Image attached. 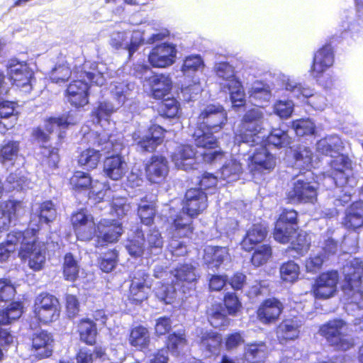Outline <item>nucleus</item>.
Masks as SVG:
<instances>
[{"label": "nucleus", "instance_id": "f257e3e1", "mask_svg": "<svg viewBox=\"0 0 363 363\" xmlns=\"http://www.w3.org/2000/svg\"><path fill=\"white\" fill-rule=\"evenodd\" d=\"M298 230V214L294 209L284 208L277 219L273 228V238L279 243L290 242L294 235L295 239L291 242L284 252L287 258L299 259L310 250L311 238L305 232L297 233Z\"/></svg>", "mask_w": 363, "mask_h": 363}, {"label": "nucleus", "instance_id": "f03ea898", "mask_svg": "<svg viewBox=\"0 0 363 363\" xmlns=\"http://www.w3.org/2000/svg\"><path fill=\"white\" fill-rule=\"evenodd\" d=\"M35 232L34 229L12 230L7 234V243L20 245L18 254L21 259L28 260L30 269L40 271L45 262V243L39 240Z\"/></svg>", "mask_w": 363, "mask_h": 363}, {"label": "nucleus", "instance_id": "7ed1b4c3", "mask_svg": "<svg viewBox=\"0 0 363 363\" xmlns=\"http://www.w3.org/2000/svg\"><path fill=\"white\" fill-rule=\"evenodd\" d=\"M61 313L59 298L48 291L40 292L33 300L30 325L32 327V323L37 327L50 325L60 320Z\"/></svg>", "mask_w": 363, "mask_h": 363}, {"label": "nucleus", "instance_id": "20e7f679", "mask_svg": "<svg viewBox=\"0 0 363 363\" xmlns=\"http://www.w3.org/2000/svg\"><path fill=\"white\" fill-rule=\"evenodd\" d=\"M263 113L257 108H251L243 115L240 123L234 133V139L238 143H247L250 146L258 145L263 130Z\"/></svg>", "mask_w": 363, "mask_h": 363}, {"label": "nucleus", "instance_id": "39448f33", "mask_svg": "<svg viewBox=\"0 0 363 363\" xmlns=\"http://www.w3.org/2000/svg\"><path fill=\"white\" fill-rule=\"evenodd\" d=\"M347 326L346 321L336 318L321 325L318 332L330 346L336 350L345 352L354 347L355 345L354 339L345 333Z\"/></svg>", "mask_w": 363, "mask_h": 363}, {"label": "nucleus", "instance_id": "423d86ee", "mask_svg": "<svg viewBox=\"0 0 363 363\" xmlns=\"http://www.w3.org/2000/svg\"><path fill=\"white\" fill-rule=\"evenodd\" d=\"M81 78H86L89 82L82 79L72 80L64 91L66 101L74 109L79 110L89 103L90 89L96 74L91 72L82 70L79 74Z\"/></svg>", "mask_w": 363, "mask_h": 363}, {"label": "nucleus", "instance_id": "0eeeda50", "mask_svg": "<svg viewBox=\"0 0 363 363\" xmlns=\"http://www.w3.org/2000/svg\"><path fill=\"white\" fill-rule=\"evenodd\" d=\"M342 273V290L351 296H359V298H354V302L363 305V262L359 258L352 259L343 265Z\"/></svg>", "mask_w": 363, "mask_h": 363}, {"label": "nucleus", "instance_id": "6e6552de", "mask_svg": "<svg viewBox=\"0 0 363 363\" xmlns=\"http://www.w3.org/2000/svg\"><path fill=\"white\" fill-rule=\"evenodd\" d=\"M318 195V184L315 182L296 176L286 194L285 200L288 204H314Z\"/></svg>", "mask_w": 363, "mask_h": 363}, {"label": "nucleus", "instance_id": "1a4fd4ad", "mask_svg": "<svg viewBox=\"0 0 363 363\" xmlns=\"http://www.w3.org/2000/svg\"><path fill=\"white\" fill-rule=\"evenodd\" d=\"M69 112L57 116H50L45 119V130L40 126L35 127L32 131L33 140L41 144H45L50 140V134L55 130H59L58 138L60 142L65 138L67 130L72 124L69 121Z\"/></svg>", "mask_w": 363, "mask_h": 363}, {"label": "nucleus", "instance_id": "9d476101", "mask_svg": "<svg viewBox=\"0 0 363 363\" xmlns=\"http://www.w3.org/2000/svg\"><path fill=\"white\" fill-rule=\"evenodd\" d=\"M127 298L132 304L139 305L149 297L152 287L150 275L144 269L133 271L129 276Z\"/></svg>", "mask_w": 363, "mask_h": 363}, {"label": "nucleus", "instance_id": "9b49d317", "mask_svg": "<svg viewBox=\"0 0 363 363\" xmlns=\"http://www.w3.org/2000/svg\"><path fill=\"white\" fill-rule=\"evenodd\" d=\"M123 225L115 219L101 218L94 225L95 247H104L118 241Z\"/></svg>", "mask_w": 363, "mask_h": 363}, {"label": "nucleus", "instance_id": "f8f14e48", "mask_svg": "<svg viewBox=\"0 0 363 363\" xmlns=\"http://www.w3.org/2000/svg\"><path fill=\"white\" fill-rule=\"evenodd\" d=\"M338 282L339 273L337 270L323 272L314 279L311 293L315 299H329L337 294Z\"/></svg>", "mask_w": 363, "mask_h": 363}, {"label": "nucleus", "instance_id": "ddd939ff", "mask_svg": "<svg viewBox=\"0 0 363 363\" xmlns=\"http://www.w3.org/2000/svg\"><path fill=\"white\" fill-rule=\"evenodd\" d=\"M228 121L227 112L220 104H208L197 116L196 126L220 132Z\"/></svg>", "mask_w": 363, "mask_h": 363}, {"label": "nucleus", "instance_id": "4468645a", "mask_svg": "<svg viewBox=\"0 0 363 363\" xmlns=\"http://www.w3.org/2000/svg\"><path fill=\"white\" fill-rule=\"evenodd\" d=\"M285 309L284 303L277 297L263 299L255 311L257 320L264 325L276 324Z\"/></svg>", "mask_w": 363, "mask_h": 363}, {"label": "nucleus", "instance_id": "2eb2a0df", "mask_svg": "<svg viewBox=\"0 0 363 363\" xmlns=\"http://www.w3.org/2000/svg\"><path fill=\"white\" fill-rule=\"evenodd\" d=\"M326 42L315 52L311 65L309 72L311 75L315 79L321 77L325 72L331 67L334 63V47L331 40Z\"/></svg>", "mask_w": 363, "mask_h": 363}, {"label": "nucleus", "instance_id": "dca6fc26", "mask_svg": "<svg viewBox=\"0 0 363 363\" xmlns=\"http://www.w3.org/2000/svg\"><path fill=\"white\" fill-rule=\"evenodd\" d=\"M70 223L77 240L89 242L94 238V218L87 214L84 208L73 212L70 216Z\"/></svg>", "mask_w": 363, "mask_h": 363}, {"label": "nucleus", "instance_id": "f3484780", "mask_svg": "<svg viewBox=\"0 0 363 363\" xmlns=\"http://www.w3.org/2000/svg\"><path fill=\"white\" fill-rule=\"evenodd\" d=\"M247 165L253 175L267 173L274 169L276 157L265 145H262L249 157Z\"/></svg>", "mask_w": 363, "mask_h": 363}, {"label": "nucleus", "instance_id": "a211bd4d", "mask_svg": "<svg viewBox=\"0 0 363 363\" xmlns=\"http://www.w3.org/2000/svg\"><path fill=\"white\" fill-rule=\"evenodd\" d=\"M57 217V208L51 200H47L39 204L38 209L30 218L28 226L23 230L34 229L35 235H38L42 229V224L50 226Z\"/></svg>", "mask_w": 363, "mask_h": 363}, {"label": "nucleus", "instance_id": "6ab92c4d", "mask_svg": "<svg viewBox=\"0 0 363 363\" xmlns=\"http://www.w3.org/2000/svg\"><path fill=\"white\" fill-rule=\"evenodd\" d=\"M241 299L235 291H228L223 294L221 303L211 313V318L225 320L228 316H237L242 311Z\"/></svg>", "mask_w": 363, "mask_h": 363}, {"label": "nucleus", "instance_id": "aec40b11", "mask_svg": "<svg viewBox=\"0 0 363 363\" xmlns=\"http://www.w3.org/2000/svg\"><path fill=\"white\" fill-rule=\"evenodd\" d=\"M208 207L206 193L196 187L190 188L185 192L182 211L192 217H197Z\"/></svg>", "mask_w": 363, "mask_h": 363}, {"label": "nucleus", "instance_id": "412c9836", "mask_svg": "<svg viewBox=\"0 0 363 363\" xmlns=\"http://www.w3.org/2000/svg\"><path fill=\"white\" fill-rule=\"evenodd\" d=\"M268 233L269 226L266 222L252 223L240 241L241 249L246 252H252L255 247L260 245L266 240Z\"/></svg>", "mask_w": 363, "mask_h": 363}, {"label": "nucleus", "instance_id": "4be33fe9", "mask_svg": "<svg viewBox=\"0 0 363 363\" xmlns=\"http://www.w3.org/2000/svg\"><path fill=\"white\" fill-rule=\"evenodd\" d=\"M145 170L146 178L150 183H164L169 172L167 158L162 155H152L145 164Z\"/></svg>", "mask_w": 363, "mask_h": 363}, {"label": "nucleus", "instance_id": "5701e85b", "mask_svg": "<svg viewBox=\"0 0 363 363\" xmlns=\"http://www.w3.org/2000/svg\"><path fill=\"white\" fill-rule=\"evenodd\" d=\"M301 320L296 316L283 319L275 328V334L279 342L287 344L297 340L300 336Z\"/></svg>", "mask_w": 363, "mask_h": 363}, {"label": "nucleus", "instance_id": "b1692460", "mask_svg": "<svg viewBox=\"0 0 363 363\" xmlns=\"http://www.w3.org/2000/svg\"><path fill=\"white\" fill-rule=\"evenodd\" d=\"M341 225L349 232H358L363 228V201H353L347 207Z\"/></svg>", "mask_w": 363, "mask_h": 363}, {"label": "nucleus", "instance_id": "393cba45", "mask_svg": "<svg viewBox=\"0 0 363 363\" xmlns=\"http://www.w3.org/2000/svg\"><path fill=\"white\" fill-rule=\"evenodd\" d=\"M176 56L173 45L164 43L156 45L148 55V61L154 67H167L172 65Z\"/></svg>", "mask_w": 363, "mask_h": 363}, {"label": "nucleus", "instance_id": "a878e982", "mask_svg": "<svg viewBox=\"0 0 363 363\" xmlns=\"http://www.w3.org/2000/svg\"><path fill=\"white\" fill-rule=\"evenodd\" d=\"M31 349L39 359L48 358L52 354V335L46 330L34 333L31 337Z\"/></svg>", "mask_w": 363, "mask_h": 363}, {"label": "nucleus", "instance_id": "bb28decb", "mask_svg": "<svg viewBox=\"0 0 363 363\" xmlns=\"http://www.w3.org/2000/svg\"><path fill=\"white\" fill-rule=\"evenodd\" d=\"M7 74L13 85L23 87L30 84L32 71L26 62H19L16 59L11 60L8 65Z\"/></svg>", "mask_w": 363, "mask_h": 363}, {"label": "nucleus", "instance_id": "cd10ccee", "mask_svg": "<svg viewBox=\"0 0 363 363\" xmlns=\"http://www.w3.org/2000/svg\"><path fill=\"white\" fill-rule=\"evenodd\" d=\"M196 218L182 211L177 213L170 225L173 235L179 238H191L195 230L194 220Z\"/></svg>", "mask_w": 363, "mask_h": 363}, {"label": "nucleus", "instance_id": "c85d7f7f", "mask_svg": "<svg viewBox=\"0 0 363 363\" xmlns=\"http://www.w3.org/2000/svg\"><path fill=\"white\" fill-rule=\"evenodd\" d=\"M167 130L160 125L152 123L147 129V134L138 142L144 151L152 152L164 140Z\"/></svg>", "mask_w": 363, "mask_h": 363}, {"label": "nucleus", "instance_id": "c756f323", "mask_svg": "<svg viewBox=\"0 0 363 363\" xmlns=\"http://www.w3.org/2000/svg\"><path fill=\"white\" fill-rule=\"evenodd\" d=\"M267 356L265 342H252L245 345L241 360L242 363H264Z\"/></svg>", "mask_w": 363, "mask_h": 363}, {"label": "nucleus", "instance_id": "7c9ffc66", "mask_svg": "<svg viewBox=\"0 0 363 363\" xmlns=\"http://www.w3.org/2000/svg\"><path fill=\"white\" fill-rule=\"evenodd\" d=\"M23 207V202L19 200L0 201V232L9 230L12 220L16 218L18 211Z\"/></svg>", "mask_w": 363, "mask_h": 363}, {"label": "nucleus", "instance_id": "2f4dec72", "mask_svg": "<svg viewBox=\"0 0 363 363\" xmlns=\"http://www.w3.org/2000/svg\"><path fill=\"white\" fill-rule=\"evenodd\" d=\"M147 82L151 96L155 99H163L172 89V81L168 74H153L148 78Z\"/></svg>", "mask_w": 363, "mask_h": 363}, {"label": "nucleus", "instance_id": "473e14b6", "mask_svg": "<svg viewBox=\"0 0 363 363\" xmlns=\"http://www.w3.org/2000/svg\"><path fill=\"white\" fill-rule=\"evenodd\" d=\"M125 160L121 155H112L104 159L103 171L106 177L116 181L125 175Z\"/></svg>", "mask_w": 363, "mask_h": 363}, {"label": "nucleus", "instance_id": "72a5a7b5", "mask_svg": "<svg viewBox=\"0 0 363 363\" xmlns=\"http://www.w3.org/2000/svg\"><path fill=\"white\" fill-rule=\"evenodd\" d=\"M77 333L79 340L89 346H94L96 343L98 330L96 323L88 318L79 319L76 325Z\"/></svg>", "mask_w": 363, "mask_h": 363}, {"label": "nucleus", "instance_id": "f704fd0d", "mask_svg": "<svg viewBox=\"0 0 363 363\" xmlns=\"http://www.w3.org/2000/svg\"><path fill=\"white\" fill-rule=\"evenodd\" d=\"M217 133L196 126L193 133L194 145L204 150H211L219 147V140L214 135Z\"/></svg>", "mask_w": 363, "mask_h": 363}, {"label": "nucleus", "instance_id": "c9c22d12", "mask_svg": "<svg viewBox=\"0 0 363 363\" xmlns=\"http://www.w3.org/2000/svg\"><path fill=\"white\" fill-rule=\"evenodd\" d=\"M128 340L129 345L136 350L143 351L147 349L150 344L148 329L142 325L132 327L129 331Z\"/></svg>", "mask_w": 363, "mask_h": 363}, {"label": "nucleus", "instance_id": "e433bc0d", "mask_svg": "<svg viewBox=\"0 0 363 363\" xmlns=\"http://www.w3.org/2000/svg\"><path fill=\"white\" fill-rule=\"evenodd\" d=\"M175 286L183 288L189 284L196 283L199 279V274L196 268L191 264H182L174 269Z\"/></svg>", "mask_w": 363, "mask_h": 363}, {"label": "nucleus", "instance_id": "4c0bfd02", "mask_svg": "<svg viewBox=\"0 0 363 363\" xmlns=\"http://www.w3.org/2000/svg\"><path fill=\"white\" fill-rule=\"evenodd\" d=\"M135 234L141 238V240L144 241L145 249L149 255H157L162 251L164 241L161 233L157 230H150L147 235L146 240L144 238V234L141 229L138 228Z\"/></svg>", "mask_w": 363, "mask_h": 363}, {"label": "nucleus", "instance_id": "58836bf2", "mask_svg": "<svg viewBox=\"0 0 363 363\" xmlns=\"http://www.w3.org/2000/svg\"><path fill=\"white\" fill-rule=\"evenodd\" d=\"M221 344V335L213 330L202 333L199 342L201 348L210 354H218Z\"/></svg>", "mask_w": 363, "mask_h": 363}, {"label": "nucleus", "instance_id": "ea45409f", "mask_svg": "<svg viewBox=\"0 0 363 363\" xmlns=\"http://www.w3.org/2000/svg\"><path fill=\"white\" fill-rule=\"evenodd\" d=\"M294 164L303 170H310L313 166V152L310 147L298 145L292 153Z\"/></svg>", "mask_w": 363, "mask_h": 363}, {"label": "nucleus", "instance_id": "a19ab883", "mask_svg": "<svg viewBox=\"0 0 363 363\" xmlns=\"http://www.w3.org/2000/svg\"><path fill=\"white\" fill-rule=\"evenodd\" d=\"M24 312L21 301H12L7 306L0 309V325H9L19 319Z\"/></svg>", "mask_w": 363, "mask_h": 363}, {"label": "nucleus", "instance_id": "79ce46f5", "mask_svg": "<svg viewBox=\"0 0 363 363\" xmlns=\"http://www.w3.org/2000/svg\"><path fill=\"white\" fill-rule=\"evenodd\" d=\"M300 274V266L294 260L289 259L280 264L279 278L282 282L294 284L299 279Z\"/></svg>", "mask_w": 363, "mask_h": 363}, {"label": "nucleus", "instance_id": "37998d69", "mask_svg": "<svg viewBox=\"0 0 363 363\" xmlns=\"http://www.w3.org/2000/svg\"><path fill=\"white\" fill-rule=\"evenodd\" d=\"M101 158L100 150L88 147L78 155L77 163L79 166L85 168L86 170H92L97 167Z\"/></svg>", "mask_w": 363, "mask_h": 363}, {"label": "nucleus", "instance_id": "c03bdc74", "mask_svg": "<svg viewBox=\"0 0 363 363\" xmlns=\"http://www.w3.org/2000/svg\"><path fill=\"white\" fill-rule=\"evenodd\" d=\"M265 146H272L277 149L285 148L291 143V138L287 131L280 128H272L264 140Z\"/></svg>", "mask_w": 363, "mask_h": 363}, {"label": "nucleus", "instance_id": "a18cd8bd", "mask_svg": "<svg viewBox=\"0 0 363 363\" xmlns=\"http://www.w3.org/2000/svg\"><path fill=\"white\" fill-rule=\"evenodd\" d=\"M228 255V249L225 247L208 245L204 250L203 259L209 264L218 267Z\"/></svg>", "mask_w": 363, "mask_h": 363}, {"label": "nucleus", "instance_id": "49530a36", "mask_svg": "<svg viewBox=\"0 0 363 363\" xmlns=\"http://www.w3.org/2000/svg\"><path fill=\"white\" fill-rule=\"evenodd\" d=\"M226 86L229 91L233 106L235 108L245 106L246 104L245 93L240 79H233L230 83H227Z\"/></svg>", "mask_w": 363, "mask_h": 363}, {"label": "nucleus", "instance_id": "de8ad7c7", "mask_svg": "<svg viewBox=\"0 0 363 363\" xmlns=\"http://www.w3.org/2000/svg\"><path fill=\"white\" fill-rule=\"evenodd\" d=\"M63 277L69 281H74L79 277V265L71 252H67L63 257L62 266Z\"/></svg>", "mask_w": 363, "mask_h": 363}, {"label": "nucleus", "instance_id": "09e8293b", "mask_svg": "<svg viewBox=\"0 0 363 363\" xmlns=\"http://www.w3.org/2000/svg\"><path fill=\"white\" fill-rule=\"evenodd\" d=\"M119 261V252L116 248L106 250L98 258L99 269L104 273L113 272Z\"/></svg>", "mask_w": 363, "mask_h": 363}, {"label": "nucleus", "instance_id": "8fccbe9b", "mask_svg": "<svg viewBox=\"0 0 363 363\" xmlns=\"http://www.w3.org/2000/svg\"><path fill=\"white\" fill-rule=\"evenodd\" d=\"M273 250L269 243H264L252 250L250 262L256 267L265 264L272 257Z\"/></svg>", "mask_w": 363, "mask_h": 363}, {"label": "nucleus", "instance_id": "3c124183", "mask_svg": "<svg viewBox=\"0 0 363 363\" xmlns=\"http://www.w3.org/2000/svg\"><path fill=\"white\" fill-rule=\"evenodd\" d=\"M331 173L334 177L341 175L344 179L347 177L345 172L352 170V162L346 155L341 154L330 162Z\"/></svg>", "mask_w": 363, "mask_h": 363}, {"label": "nucleus", "instance_id": "603ef678", "mask_svg": "<svg viewBox=\"0 0 363 363\" xmlns=\"http://www.w3.org/2000/svg\"><path fill=\"white\" fill-rule=\"evenodd\" d=\"M188 340L184 333H169L165 340L164 347L171 354L178 355L180 350L187 345Z\"/></svg>", "mask_w": 363, "mask_h": 363}, {"label": "nucleus", "instance_id": "864d4df0", "mask_svg": "<svg viewBox=\"0 0 363 363\" xmlns=\"http://www.w3.org/2000/svg\"><path fill=\"white\" fill-rule=\"evenodd\" d=\"M181 112L180 103L174 98L164 99L160 104L159 113L163 118H179Z\"/></svg>", "mask_w": 363, "mask_h": 363}, {"label": "nucleus", "instance_id": "5fc2aeb1", "mask_svg": "<svg viewBox=\"0 0 363 363\" xmlns=\"http://www.w3.org/2000/svg\"><path fill=\"white\" fill-rule=\"evenodd\" d=\"M196 151L193 145L183 144L178 147L176 152L172 155V160L179 168H184V162L196 157Z\"/></svg>", "mask_w": 363, "mask_h": 363}, {"label": "nucleus", "instance_id": "6e6d98bb", "mask_svg": "<svg viewBox=\"0 0 363 363\" xmlns=\"http://www.w3.org/2000/svg\"><path fill=\"white\" fill-rule=\"evenodd\" d=\"M20 150V143L15 140H6L0 146V162L4 164L16 159Z\"/></svg>", "mask_w": 363, "mask_h": 363}, {"label": "nucleus", "instance_id": "4d7b16f0", "mask_svg": "<svg viewBox=\"0 0 363 363\" xmlns=\"http://www.w3.org/2000/svg\"><path fill=\"white\" fill-rule=\"evenodd\" d=\"M69 183L75 190H86L91 186L90 174L83 171H75L69 179Z\"/></svg>", "mask_w": 363, "mask_h": 363}, {"label": "nucleus", "instance_id": "13d9d810", "mask_svg": "<svg viewBox=\"0 0 363 363\" xmlns=\"http://www.w3.org/2000/svg\"><path fill=\"white\" fill-rule=\"evenodd\" d=\"M291 126L298 136L310 135L315 133V125L309 118L293 121Z\"/></svg>", "mask_w": 363, "mask_h": 363}, {"label": "nucleus", "instance_id": "bf43d9fd", "mask_svg": "<svg viewBox=\"0 0 363 363\" xmlns=\"http://www.w3.org/2000/svg\"><path fill=\"white\" fill-rule=\"evenodd\" d=\"M138 215L140 222L147 226L153 224L156 216V208L153 204L140 205L138 208Z\"/></svg>", "mask_w": 363, "mask_h": 363}, {"label": "nucleus", "instance_id": "052dcab7", "mask_svg": "<svg viewBox=\"0 0 363 363\" xmlns=\"http://www.w3.org/2000/svg\"><path fill=\"white\" fill-rule=\"evenodd\" d=\"M114 111L115 108L111 103L107 101H100L98 103L96 107L92 111L91 116L96 123H99L102 119L107 118Z\"/></svg>", "mask_w": 363, "mask_h": 363}, {"label": "nucleus", "instance_id": "680f3d73", "mask_svg": "<svg viewBox=\"0 0 363 363\" xmlns=\"http://www.w3.org/2000/svg\"><path fill=\"white\" fill-rule=\"evenodd\" d=\"M172 321L169 316H161L156 319L154 327V334L156 337H160L169 335L172 330Z\"/></svg>", "mask_w": 363, "mask_h": 363}, {"label": "nucleus", "instance_id": "e2e57ef3", "mask_svg": "<svg viewBox=\"0 0 363 363\" xmlns=\"http://www.w3.org/2000/svg\"><path fill=\"white\" fill-rule=\"evenodd\" d=\"M242 172V167L239 162L232 161L223 165L220 168L221 177L224 180L235 179Z\"/></svg>", "mask_w": 363, "mask_h": 363}, {"label": "nucleus", "instance_id": "0e129e2a", "mask_svg": "<svg viewBox=\"0 0 363 363\" xmlns=\"http://www.w3.org/2000/svg\"><path fill=\"white\" fill-rule=\"evenodd\" d=\"M216 74L220 78L230 83L233 79H239L235 76L234 67L227 62H220L216 67Z\"/></svg>", "mask_w": 363, "mask_h": 363}, {"label": "nucleus", "instance_id": "69168bd1", "mask_svg": "<svg viewBox=\"0 0 363 363\" xmlns=\"http://www.w3.org/2000/svg\"><path fill=\"white\" fill-rule=\"evenodd\" d=\"M16 288L9 279H0V302H6L14 298Z\"/></svg>", "mask_w": 363, "mask_h": 363}, {"label": "nucleus", "instance_id": "338daca9", "mask_svg": "<svg viewBox=\"0 0 363 363\" xmlns=\"http://www.w3.org/2000/svg\"><path fill=\"white\" fill-rule=\"evenodd\" d=\"M65 311L68 318L74 319L79 315L80 304L75 295L67 294L65 297Z\"/></svg>", "mask_w": 363, "mask_h": 363}, {"label": "nucleus", "instance_id": "774afa93", "mask_svg": "<svg viewBox=\"0 0 363 363\" xmlns=\"http://www.w3.org/2000/svg\"><path fill=\"white\" fill-rule=\"evenodd\" d=\"M42 147L46 150V152H43L45 164L51 169L57 168L60 162L59 149L55 147Z\"/></svg>", "mask_w": 363, "mask_h": 363}]
</instances>
